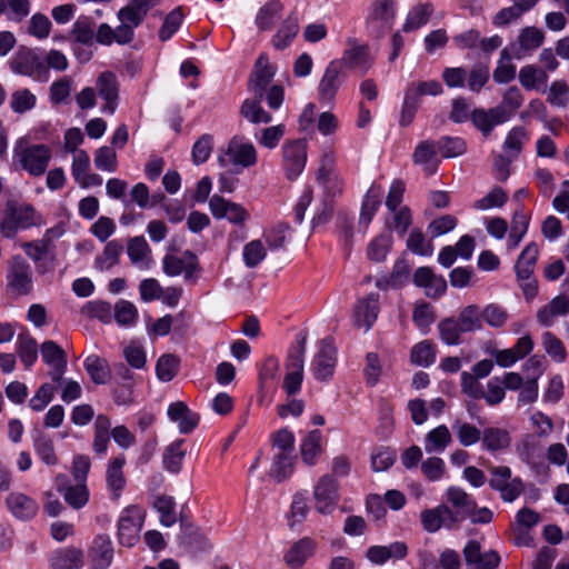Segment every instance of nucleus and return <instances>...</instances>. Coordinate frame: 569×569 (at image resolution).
<instances>
[{
    "instance_id": "obj_35",
    "label": "nucleus",
    "mask_w": 569,
    "mask_h": 569,
    "mask_svg": "<svg viewBox=\"0 0 569 569\" xmlns=\"http://www.w3.org/2000/svg\"><path fill=\"white\" fill-rule=\"evenodd\" d=\"M50 569H80L83 565V553L74 547L60 548L52 552Z\"/></svg>"
},
{
    "instance_id": "obj_47",
    "label": "nucleus",
    "mask_w": 569,
    "mask_h": 569,
    "mask_svg": "<svg viewBox=\"0 0 569 569\" xmlns=\"http://www.w3.org/2000/svg\"><path fill=\"white\" fill-rule=\"evenodd\" d=\"M451 428L462 447H471L481 441L482 431L473 423L457 418L452 422Z\"/></svg>"
},
{
    "instance_id": "obj_17",
    "label": "nucleus",
    "mask_w": 569,
    "mask_h": 569,
    "mask_svg": "<svg viewBox=\"0 0 569 569\" xmlns=\"http://www.w3.org/2000/svg\"><path fill=\"white\" fill-rule=\"evenodd\" d=\"M466 569H496L500 556L495 550L482 551L477 540H469L463 548Z\"/></svg>"
},
{
    "instance_id": "obj_4",
    "label": "nucleus",
    "mask_w": 569,
    "mask_h": 569,
    "mask_svg": "<svg viewBox=\"0 0 569 569\" xmlns=\"http://www.w3.org/2000/svg\"><path fill=\"white\" fill-rule=\"evenodd\" d=\"M146 518V511L138 505L123 508L117 521L118 541L123 547H133L140 538Z\"/></svg>"
},
{
    "instance_id": "obj_16",
    "label": "nucleus",
    "mask_w": 569,
    "mask_h": 569,
    "mask_svg": "<svg viewBox=\"0 0 569 569\" xmlns=\"http://www.w3.org/2000/svg\"><path fill=\"white\" fill-rule=\"evenodd\" d=\"M42 361L48 366V376L53 383H61L68 368V358L64 350L52 340L40 346Z\"/></svg>"
},
{
    "instance_id": "obj_43",
    "label": "nucleus",
    "mask_w": 569,
    "mask_h": 569,
    "mask_svg": "<svg viewBox=\"0 0 569 569\" xmlns=\"http://www.w3.org/2000/svg\"><path fill=\"white\" fill-rule=\"evenodd\" d=\"M32 441L34 452L43 463L47 466L58 465L54 445L49 435L38 430L33 433Z\"/></svg>"
},
{
    "instance_id": "obj_25",
    "label": "nucleus",
    "mask_w": 569,
    "mask_h": 569,
    "mask_svg": "<svg viewBox=\"0 0 569 569\" xmlns=\"http://www.w3.org/2000/svg\"><path fill=\"white\" fill-rule=\"evenodd\" d=\"M408 555V547L402 541H395L389 546H371L367 549V559L377 566H382L389 560H402Z\"/></svg>"
},
{
    "instance_id": "obj_53",
    "label": "nucleus",
    "mask_w": 569,
    "mask_h": 569,
    "mask_svg": "<svg viewBox=\"0 0 569 569\" xmlns=\"http://www.w3.org/2000/svg\"><path fill=\"white\" fill-rule=\"evenodd\" d=\"M153 508L159 513L160 523L163 527H172L178 520L177 505L170 496H158L154 499Z\"/></svg>"
},
{
    "instance_id": "obj_60",
    "label": "nucleus",
    "mask_w": 569,
    "mask_h": 569,
    "mask_svg": "<svg viewBox=\"0 0 569 569\" xmlns=\"http://www.w3.org/2000/svg\"><path fill=\"white\" fill-rule=\"evenodd\" d=\"M438 331L441 341L447 346L461 343V335L465 333L456 318H445L438 323Z\"/></svg>"
},
{
    "instance_id": "obj_57",
    "label": "nucleus",
    "mask_w": 569,
    "mask_h": 569,
    "mask_svg": "<svg viewBox=\"0 0 569 569\" xmlns=\"http://www.w3.org/2000/svg\"><path fill=\"white\" fill-rule=\"evenodd\" d=\"M519 82L526 90H538L547 83L546 72L532 64L525 66L519 71Z\"/></svg>"
},
{
    "instance_id": "obj_37",
    "label": "nucleus",
    "mask_w": 569,
    "mask_h": 569,
    "mask_svg": "<svg viewBox=\"0 0 569 569\" xmlns=\"http://www.w3.org/2000/svg\"><path fill=\"white\" fill-rule=\"evenodd\" d=\"M447 511V505L426 509L420 515L422 527L428 532H437L440 528H455Z\"/></svg>"
},
{
    "instance_id": "obj_63",
    "label": "nucleus",
    "mask_w": 569,
    "mask_h": 569,
    "mask_svg": "<svg viewBox=\"0 0 569 569\" xmlns=\"http://www.w3.org/2000/svg\"><path fill=\"white\" fill-rule=\"evenodd\" d=\"M122 250L123 247L118 240L109 241L103 252L96 258V267L101 271L109 270L119 262Z\"/></svg>"
},
{
    "instance_id": "obj_56",
    "label": "nucleus",
    "mask_w": 569,
    "mask_h": 569,
    "mask_svg": "<svg viewBox=\"0 0 569 569\" xmlns=\"http://www.w3.org/2000/svg\"><path fill=\"white\" fill-rule=\"evenodd\" d=\"M84 369L91 380L97 385H104L110 378V370L104 359L91 355L83 362Z\"/></svg>"
},
{
    "instance_id": "obj_3",
    "label": "nucleus",
    "mask_w": 569,
    "mask_h": 569,
    "mask_svg": "<svg viewBox=\"0 0 569 569\" xmlns=\"http://www.w3.org/2000/svg\"><path fill=\"white\" fill-rule=\"evenodd\" d=\"M37 221L38 214L32 206L9 200L6 204L0 230L3 237L11 239L18 232L36 226Z\"/></svg>"
},
{
    "instance_id": "obj_14",
    "label": "nucleus",
    "mask_w": 569,
    "mask_h": 569,
    "mask_svg": "<svg viewBox=\"0 0 569 569\" xmlns=\"http://www.w3.org/2000/svg\"><path fill=\"white\" fill-rule=\"evenodd\" d=\"M283 167L288 179H296L301 174L307 162V141L296 139L282 146Z\"/></svg>"
},
{
    "instance_id": "obj_55",
    "label": "nucleus",
    "mask_w": 569,
    "mask_h": 569,
    "mask_svg": "<svg viewBox=\"0 0 569 569\" xmlns=\"http://www.w3.org/2000/svg\"><path fill=\"white\" fill-rule=\"evenodd\" d=\"M180 368V358L173 353H164L156 363V376L161 382L171 381Z\"/></svg>"
},
{
    "instance_id": "obj_30",
    "label": "nucleus",
    "mask_w": 569,
    "mask_h": 569,
    "mask_svg": "<svg viewBox=\"0 0 569 569\" xmlns=\"http://www.w3.org/2000/svg\"><path fill=\"white\" fill-rule=\"evenodd\" d=\"M64 476H58L56 480L58 491L63 496L64 501L73 509L83 508L89 501V489L87 483L77 482L76 485L63 483Z\"/></svg>"
},
{
    "instance_id": "obj_40",
    "label": "nucleus",
    "mask_w": 569,
    "mask_h": 569,
    "mask_svg": "<svg viewBox=\"0 0 569 569\" xmlns=\"http://www.w3.org/2000/svg\"><path fill=\"white\" fill-rule=\"evenodd\" d=\"M523 102V96L519 88L510 87L506 90L502 97V101L496 108V113L500 117V121H509L521 107Z\"/></svg>"
},
{
    "instance_id": "obj_33",
    "label": "nucleus",
    "mask_w": 569,
    "mask_h": 569,
    "mask_svg": "<svg viewBox=\"0 0 569 569\" xmlns=\"http://www.w3.org/2000/svg\"><path fill=\"white\" fill-rule=\"evenodd\" d=\"M511 445V435L507 429L488 427L482 431L481 447L483 450L496 453L508 449Z\"/></svg>"
},
{
    "instance_id": "obj_18",
    "label": "nucleus",
    "mask_w": 569,
    "mask_h": 569,
    "mask_svg": "<svg viewBox=\"0 0 569 569\" xmlns=\"http://www.w3.org/2000/svg\"><path fill=\"white\" fill-rule=\"evenodd\" d=\"M162 270L168 277L183 274L186 280H190L198 270L197 256L190 250H186L181 257L166 254L162 259Z\"/></svg>"
},
{
    "instance_id": "obj_31",
    "label": "nucleus",
    "mask_w": 569,
    "mask_h": 569,
    "mask_svg": "<svg viewBox=\"0 0 569 569\" xmlns=\"http://www.w3.org/2000/svg\"><path fill=\"white\" fill-rule=\"evenodd\" d=\"M274 76L273 68L269 64L267 54H260L257 59L254 70L250 77V88L258 99H261L270 81Z\"/></svg>"
},
{
    "instance_id": "obj_39",
    "label": "nucleus",
    "mask_w": 569,
    "mask_h": 569,
    "mask_svg": "<svg viewBox=\"0 0 569 569\" xmlns=\"http://www.w3.org/2000/svg\"><path fill=\"white\" fill-rule=\"evenodd\" d=\"M154 4L156 0H129L128 4L119 10L118 18L138 27Z\"/></svg>"
},
{
    "instance_id": "obj_49",
    "label": "nucleus",
    "mask_w": 569,
    "mask_h": 569,
    "mask_svg": "<svg viewBox=\"0 0 569 569\" xmlns=\"http://www.w3.org/2000/svg\"><path fill=\"white\" fill-rule=\"evenodd\" d=\"M16 351L26 369H30L38 359V343L28 333L18 336Z\"/></svg>"
},
{
    "instance_id": "obj_29",
    "label": "nucleus",
    "mask_w": 569,
    "mask_h": 569,
    "mask_svg": "<svg viewBox=\"0 0 569 569\" xmlns=\"http://www.w3.org/2000/svg\"><path fill=\"white\" fill-rule=\"evenodd\" d=\"M379 313V296L370 293L366 298L358 300L355 308V322L359 328L368 331Z\"/></svg>"
},
{
    "instance_id": "obj_9",
    "label": "nucleus",
    "mask_w": 569,
    "mask_h": 569,
    "mask_svg": "<svg viewBox=\"0 0 569 569\" xmlns=\"http://www.w3.org/2000/svg\"><path fill=\"white\" fill-rule=\"evenodd\" d=\"M489 486L498 491L506 502L515 501L523 491V482L519 477H512V471L507 466L493 467L490 471Z\"/></svg>"
},
{
    "instance_id": "obj_64",
    "label": "nucleus",
    "mask_w": 569,
    "mask_h": 569,
    "mask_svg": "<svg viewBox=\"0 0 569 569\" xmlns=\"http://www.w3.org/2000/svg\"><path fill=\"white\" fill-rule=\"evenodd\" d=\"M240 113L251 123H269L272 121V116L260 106V99L244 100L241 106Z\"/></svg>"
},
{
    "instance_id": "obj_5",
    "label": "nucleus",
    "mask_w": 569,
    "mask_h": 569,
    "mask_svg": "<svg viewBox=\"0 0 569 569\" xmlns=\"http://www.w3.org/2000/svg\"><path fill=\"white\" fill-rule=\"evenodd\" d=\"M306 336L297 337V345L290 350L286 363L282 388L291 397L300 392L305 371Z\"/></svg>"
},
{
    "instance_id": "obj_36",
    "label": "nucleus",
    "mask_w": 569,
    "mask_h": 569,
    "mask_svg": "<svg viewBox=\"0 0 569 569\" xmlns=\"http://www.w3.org/2000/svg\"><path fill=\"white\" fill-rule=\"evenodd\" d=\"M316 541L309 537L301 538L295 542L284 555L286 563L292 569H299L306 560L313 555Z\"/></svg>"
},
{
    "instance_id": "obj_7",
    "label": "nucleus",
    "mask_w": 569,
    "mask_h": 569,
    "mask_svg": "<svg viewBox=\"0 0 569 569\" xmlns=\"http://www.w3.org/2000/svg\"><path fill=\"white\" fill-rule=\"evenodd\" d=\"M398 12V0H375L366 17L367 29L376 34L390 30Z\"/></svg>"
},
{
    "instance_id": "obj_46",
    "label": "nucleus",
    "mask_w": 569,
    "mask_h": 569,
    "mask_svg": "<svg viewBox=\"0 0 569 569\" xmlns=\"http://www.w3.org/2000/svg\"><path fill=\"white\" fill-rule=\"evenodd\" d=\"M433 11V6L429 2L416 4L407 13L402 30L410 32L420 29L428 23Z\"/></svg>"
},
{
    "instance_id": "obj_6",
    "label": "nucleus",
    "mask_w": 569,
    "mask_h": 569,
    "mask_svg": "<svg viewBox=\"0 0 569 569\" xmlns=\"http://www.w3.org/2000/svg\"><path fill=\"white\" fill-rule=\"evenodd\" d=\"M258 154L254 146L242 138L233 137L226 150L218 157L221 167L233 166L237 169H247L257 163Z\"/></svg>"
},
{
    "instance_id": "obj_8",
    "label": "nucleus",
    "mask_w": 569,
    "mask_h": 569,
    "mask_svg": "<svg viewBox=\"0 0 569 569\" xmlns=\"http://www.w3.org/2000/svg\"><path fill=\"white\" fill-rule=\"evenodd\" d=\"M375 59L376 57L368 44L361 43L355 38H349L342 57L337 61L340 68L345 67L365 74L373 66Z\"/></svg>"
},
{
    "instance_id": "obj_42",
    "label": "nucleus",
    "mask_w": 569,
    "mask_h": 569,
    "mask_svg": "<svg viewBox=\"0 0 569 569\" xmlns=\"http://www.w3.org/2000/svg\"><path fill=\"white\" fill-rule=\"evenodd\" d=\"M452 437L446 425H440L427 432L425 450L427 453H441L451 443Z\"/></svg>"
},
{
    "instance_id": "obj_2",
    "label": "nucleus",
    "mask_w": 569,
    "mask_h": 569,
    "mask_svg": "<svg viewBox=\"0 0 569 569\" xmlns=\"http://www.w3.org/2000/svg\"><path fill=\"white\" fill-rule=\"evenodd\" d=\"M52 152L49 146L28 144L19 141L13 149V160L32 177L42 176L49 166Z\"/></svg>"
},
{
    "instance_id": "obj_32",
    "label": "nucleus",
    "mask_w": 569,
    "mask_h": 569,
    "mask_svg": "<svg viewBox=\"0 0 569 569\" xmlns=\"http://www.w3.org/2000/svg\"><path fill=\"white\" fill-rule=\"evenodd\" d=\"M569 315V298L559 295L537 312V320L543 327H551L559 317Z\"/></svg>"
},
{
    "instance_id": "obj_41",
    "label": "nucleus",
    "mask_w": 569,
    "mask_h": 569,
    "mask_svg": "<svg viewBox=\"0 0 569 569\" xmlns=\"http://www.w3.org/2000/svg\"><path fill=\"white\" fill-rule=\"evenodd\" d=\"M283 4L279 0H271L264 3L257 12L254 23L260 31H269L280 19Z\"/></svg>"
},
{
    "instance_id": "obj_61",
    "label": "nucleus",
    "mask_w": 569,
    "mask_h": 569,
    "mask_svg": "<svg viewBox=\"0 0 569 569\" xmlns=\"http://www.w3.org/2000/svg\"><path fill=\"white\" fill-rule=\"evenodd\" d=\"M471 120L483 134L490 133L496 126L505 123L500 121V117L496 113V108L489 110L475 109L471 112Z\"/></svg>"
},
{
    "instance_id": "obj_1",
    "label": "nucleus",
    "mask_w": 569,
    "mask_h": 569,
    "mask_svg": "<svg viewBox=\"0 0 569 569\" xmlns=\"http://www.w3.org/2000/svg\"><path fill=\"white\" fill-rule=\"evenodd\" d=\"M43 50L40 48H19L9 59L10 70L20 76L29 77L38 82H47L50 72L44 68Z\"/></svg>"
},
{
    "instance_id": "obj_59",
    "label": "nucleus",
    "mask_w": 569,
    "mask_h": 569,
    "mask_svg": "<svg viewBox=\"0 0 569 569\" xmlns=\"http://www.w3.org/2000/svg\"><path fill=\"white\" fill-rule=\"evenodd\" d=\"M456 320L459 322L465 333L482 329L481 311L476 305L465 307Z\"/></svg>"
},
{
    "instance_id": "obj_21",
    "label": "nucleus",
    "mask_w": 569,
    "mask_h": 569,
    "mask_svg": "<svg viewBox=\"0 0 569 569\" xmlns=\"http://www.w3.org/2000/svg\"><path fill=\"white\" fill-rule=\"evenodd\" d=\"M167 415L170 421L177 423L179 432L183 435L192 432L200 421V416L183 401L171 402L168 406Z\"/></svg>"
},
{
    "instance_id": "obj_19",
    "label": "nucleus",
    "mask_w": 569,
    "mask_h": 569,
    "mask_svg": "<svg viewBox=\"0 0 569 569\" xmlns=\"http://www.w3.org/2000/svg\"><path fill=\"white\" fill-rule=\"evenodd\" d=\"M97 90L104 104L101 112L113 114L118 107L119 83L114 73L110 71L102 72L97 79Z\"/></svg>"
},
{
    "instance_id": "obj_15",
    "label": "nucleus",
    "mask_w": 569,
    "mask_h": 569,
    "mask_svg": "<svg viewBox=\"0 0 569 569\" xmlns=\"http://www.w3.org/2000/svg\"><path fill=\"white\" fill-rule=\"evenodd\" d=\"M337 363L336 348L330 339H323L315 355L310 370L313 377L320 381L331 379Z\"/></svg>"
},
{
    "instance_id": "obj_13",
    "label": "nucleus",
    "mask_w": 569,
    "mask_h": 569,
    "mask_svg": "<svg viewBox=\"0 0 569 569\" xmlns=\"http://www.w3.org/2000/svg\"><path fill=\"white\" fill-rule=\"evenodd\" d=\"M209 209L214 219H226L236 226L244 224L249 218V211L240 203L213 194L209 199Z\"/></svg>"
},
{
    "instance_id": "obj_50",
    "label": "nucleus",
    "mask_w": 569,
    "mask_h": 569,
    "mask_svg": "<svg viewBox=\"0 0 569 569\" xmlns=\"http://www.w3.org/2000/svg\"><path fill=\"white\" fill-rule=\"evenodd\" d=\"M322 435L319 430H311L306 435L300 445L302 461L306 465L313 466L321 452Z\"/></svg>"
},
{
    "instance_id": "obj_27",
    "label": "nucleus",
    "mask_w": 569,
    "mask_h": 569,
    "mask_svg": "<svg viewBox=\"0 0 569 569\" xmlns=\"http://www.w3.org/2000/svg\"><path fill=\"white\" fill-rule=\"evenodd\" d=\"M416 286L425 289L430 298H439L447 290V281L442 276L435 274L429 267H420L413 274Z\"/></svg>"
},
{
    "instance_id": "obj_45",
    "label": "nucleus",
    "mask_w": 569,
    "mask_h": 569,
    "mask_svg": "<svg viewBox=\"0 0 569 569\" xmlns=\"http://www.w3.org/2000/svg\"><path fill=\"white\" fill-rule=\"evenodd\" d=\"M383 189L379 184H372L362 201L359 222L366 227L371 222L381 204Z\"/></svg>"
},
{
    "instance_id": "obj_23",
    "label": "nucleus",
    "mask_w": 569,
    "mask_h": 569,
    "mask_svg": "<svg viewBox=\"0 0 569 569\" xmlns=\"http://www.w3.org/2000/svg\"><path fill=\"white\" fill-rule=\"evenodd\" d=\"M6 505L10 513L19 520L32 519L38 510L39 506L37 501L20 491H12L6 499Z\"/></svg>"
},
{
    "instance_id": "obj_58",
    "label": "nucleus",
    "mask_w": 569,
    "mask_h": 569,
    "mask_svg": "<svg viewBox=\"0 0 569 569\" xmlns=\"http://www.w3.org/2000/svg\"><path fill=\"white\" fill-rule=\"evenodd\" d=\"M296 456L295 453L276 452L270 475L277 481L289 478L293 472Z\"/></svg>"
},
{
    "instance_id": "obj_34",
    "label": "nucleus",
    "mask_w": 569,
    "mask_h": 569,
    "mask_svg": "<svg viewBox=\"0 0 569 569\" xmlns=\"http://www.w3.org/2000/svg\"><path fill=\"white\" fill-rule=\"evenodd\" d=\"M126 465V458L120 455L113 458L107 468L106 480L108 489L111 491V498L118 500L126 486V479L123 475V467Z\"/></svg>"
},
{
    "instance_id": "obj_52",
    "label": "nucleus",
    "mask_w": 569,
    "mask_h": 569,
    "mask_svg": "<svg viewBox=\"0 0 569 569\" xmlns=\"http://www.w3.org/2000/svg\"><path fill=\"white\" fill-rule=\"evenodd\" d=\"M436 346L430 340H422L411 348L410 360L413 365L428 368L435 363Z\"/></svg>"
},
{
    "instance_id": "obj_20",
    "label": "nucleus",
    "mask_w": 569,
    "mask_h": 569,
    "mask_svg": "<svg viewBox=\"0 0 569 569\" xmlns=\"http://www.w3.org/2000/svg\"><path fill=\"white\" fill-rule=\"evenodd\" d=\"M8 286L19 295H27L31 289V271L22 257H14L8 270Z\"/></svg>"
},
{
    "instance_id": "obj_54",
    "label": "nucleus",
    "mask_w": 569,
    "mask_h": 569,
    "mask_svg": "<svg viewBox=\"0 0 569 569\" xmlns=\"http://www.w3.org/2000/svg\"><path fill=\"white\" fill-rule=\"evenodd\" d=\"M529 140L526 128L521 126L513 127L503 141V151L511 159H517L523 144Z\"/></svg>"
},
{
    "instance_id": "obj_22",
    "label": "nucleus",
    "mask_w": 569,
    "mask_h": 569,
    "mask_svg": "<svg viewBox=\"0 0 569 569\" xmlns=\"http://www.w3.org/2000/svg\"><path fill=\"white\" fill-rule=\"evenodd\" d=\"M341 86V69L337 60H332L326 67L318 86V94L321 102L331 103Z\"/></svg>"
},
{
    "instance_id": "obj_10",
    "label": "nucleus",
    "mask_w": 569,
    "mask_h": 569,
    "mask_svg": "<svg viewBox=\"0 0 569 569\" xmlns=\"http://www.w3.org/2000/svg\"><path fill=\"white\" fill-rule=\"evenodd\" d=\"M545 40L543 32L536 27H525L520 30L518 38L502 49L503 57H515L520 60L529 57Z\"/></svg>"
},
{
    "instance_id": "obj_48",
    "label": "nucleus",
    "mask_w": 569,
    "mask_h": 569,
    "mask_svg": "<svg viewBox=\"0 0 569 569\" xmlns=\"http://www.w3.org/2000/svg\"><path fill=\"white\" fill-rule=\"evenodd\" d=\"M530 218L522 211L517 210L513 213L511 221V229L507 239V249L509 251L515 250L522 241L528 232Z\"/></svg>"
},
{
    "instance_id": "obj_38",
    "label": "nucleus",
    "mask_w": 569,
    "mask_h": 569,
    "mask_svg": "<svg viewBox=\"0 0 569 569\" xmlns=\"http://www.w3.org/2000/svg\"><path fill=\"white\" fill-rule=\"evenodd\" d=\"M299 32L298 18L293 14L282 20L276 33L272 37V46L276 50H284L291 46Z\"/></svg>"
},
{
    "instance_id": "obj_11",
    "label": "nucleus",
    "mask_w": 569,
    "mask_h": 569,
    "mask_svg": "<svg viewBox=\"0 0 569 569\" xmlns=\"http://www.w3.org/2000/svg\"><path fill=\"white\" fill-rule=\"evenodd\" d=\"M313 499L318 512L322 515L332 513L339 501L337 480L329 475L322 476L313 487Z\"/></svg>"
},
{
    "instance_id": "obj_44",
    "label": "nucleus",
    "mask_w": 569,
    "mask_h": 569,
    "mask_svg": "<svg viewBox=\"0 0 569 569\" xmlns=\"http://www.w3.org/2000/svg\"><path fill=\"white\" fill-rule=\"evenodd\" d=\"M539 256V247L536 242H529L518 257L515 271L517 278H528L533 274V270Z\"/></svg>"
},
{
    "instance_id": "obj_12",
    "label": "nucleus",
    "mask_w": 569,
    "mask_h": 569,
    "mask_svg": "<svg viewBox=\"0 0 569 569\" xmlns=\"http://www.w3.org/2000/svg\"><path fill=\"white\" fill-rule=\"evenodd\" d=\"M446 498L447 511L455 528L468 519L477 507L473 498L458 487H449L446 492Z\"/></svg>"
},
{
    "instance_id": "obj_51",
    "label": "nucleus",
    "mask_w": 569,
    "mask_h": 569,
    "mask_svg": "<svg viewBox=\"0 0 569 569\" xmlns=\"http://www.w3.org/2000/svg\"><path fill=\"white\" fill-rule=\"evenodd\" d=\"M183 443V439H177L164 449L162 462L167 471L178 473L181 470L186 456V451L182 448Z\"/></svg>"
},
{
    "instance_id": "obj_26",
    "label": "nucleus",
    "mask_w": 569,
    "mask_h": 569,
    "mask_svg": "<svg viewBox=\"0 0 569 569\" xmlns=\"http://www.w3.org/2000/svg\"><path fill=\"white\" fill-rule=\"evenodd\" d=\"M127 254L132 266L139 270H149L154 264L151 248L143 236H138L129 240Z\"/></svg>"
},
{
    "instance_id": "obj_24",
    "label": "nucleus",
    "mask_w": 569,
    "mask_h": 569,
    "mask_svg": "<svg viewBox=\"0 0 569 569\" xmlns=\"http://www.w3.org/2000/svg\"><path fill=\"white\" fill-rule=\"evenodd\" d=\"M438 152L436 141H420L412 153V161L415 164L420 166L427 176H432L437 172L440 162Z\"/></svg>"
},
{
    "instance_id": "obj_62",
    "label": "nucleus",
    "mask_w": 569,
    "mask_h": 569,
    "mask_svg": "<svg viewBox=\"0 0 569 569\" xmlns=\"http://www.w3.org/2000/svg\"><path fill=\"white\" fill-rule=\"evenodd\" d=\"M392 237L389 233H381L370 241L367 249L368 258L375 262L383 261L392 247Z\"/></svg>"
},
{
    "instance_id": "obj_28",
    "label": "nucleus",
    "mask_w": 569,
    "mask_h": 569,
    "mask_svg": "<svg viewBox=\"0 0 569 569\" xmlns=\"http://www.w3.org/2000/svg\"><path fill=\"white\" fill-rule=\"evenodd\" d=\"M92 569H108L113 559V546L109 536H97L89 550Z\"/></svg>"
}]
</instances>
